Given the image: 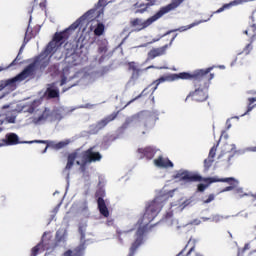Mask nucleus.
<instances>
[{"mask_svg": "<svg viewBox=\"0 0 256 256\" xmlns=\"http://www.w3.org/2000/svg\"><path fill=\"white\" fill-rule=\"evenodd\" d=\"M148 69H155V66H149L146 68V71H148Z\"/></svg>", "mask_w": 256, "mask_h": 256, "instance_id": "obj_43", "label": "nucleus"}, {"mask_svg": "<svg viewBox=\"0 0 256 256\" xmlns=\"http://www.w3.org/2000/svg\"><path fill=\"white\" fill-rule=\"evenodd\" d=\"M41 105V100L35 101H26L20 102L15 106V104H11V106H4L3 109H9L11 107L13 113H30L32 115L30 117L31 123L34 125H41L45 123V121H55L57 116L55 113H49V110H43L39 106Z\"/></svg>", "mask_w": 256, "mask_h": 256, "instance_id": "obj_2", "label": "nucleus"}, {"mask_svg": "<svg viewBox=\"0 0 256 256\" xmlns=\"http://www.w3.org/2000/svg\"><path fill=\"white\" fill-rule=\"evenodd\" d=\"M236 195H238V197H253V199H256V194H247L243 192V188H237L236 189Z\"/></svg>", "mask_w": 256, "mask_h": 256, "instance_id": "obj_23", "label": "nucleus"}, {"mask_svg": "<svg viewBox=\"0 0 256 256\" xmlns=\"http://www.w3.org/2000/svg\"><path fill=\"white\" fill-rule=\"evenodd\" d=\"M0 71H5V68L3 66H0Z\"/></svg>", "mask_w": 256, "mask_h": 256, "instance_id": "obj_46", "label": "nucleus"}, {"mask_svg": "<svg viewBox=\"0 0 256 256\" xmlns=\"http://www.w3.org/2000/svg\"><path fill=\"white\" fill-rule=\"evenodd\" d=\"M102 45L99 47V51L100 53H105L107 51V40H103Z\"/></svg>", "mask_w": 256, "mask_h": 256, "instance_id": "obj_28", "label": "nucleus"}, {"mask_svg": "<svg viewBox=\"0 0 256 256\" xmlns=\"http://www.w3.org/2000/svg\"><path fill=\"white\" fill-rule=\"evenodd\" d=\"M57 237H59V232H57Z\"/></svg>", "mask_w": 256, "mask_h": 256, "instance_id": "obj_58", "label": "nucleus"}, {"mask_svg": "<svg viewBox=\"0 0 256 256\" xmlns=\"http://www.w3.org/2000/svg\"><path fill=\"white\" fill-rule=\"evenodd\" d=\"M192 97L193 101H207V89H196L194 92H191L186 99Z\"/></svg>", "mask_w": 256, "mask_h": 256, "instance_id": "obj_9", "label": "nucleus"}, {"mask_svg": "<svg viewBox=\"0 0 256 256\" xmlns=\"http://www.w3.org/2000/svg\"><path fill=\"white\" fill-rule=\"evenodd\" d=\"M155 167H160L162 169H167L168 167H173V162L168 158L163 156H159L158 158L154 159Z\"/></svg>", "mask_w": 256, "mask_h": 256, "instance_id": "obj_10", "label": "nucleus"}, {"mask_svg": "<svg viewBox=\"0 0 256 256\" xmlns=\"http://www.w3.org/2000/svg\"><path fill=\"white\" fill-rule=\"evenodd\" d=\"M158 85H159V80L156 81V86H158ZM156 89H157V87H155L153 91H155Z\"/></svg>", "mask_w": 256, "mask_h": 256, "instance_id": "obj_44", "label": "nucleus"}, {"mask_svg": "<svg viewBox=\"0 0 256 256\" xmlns=\"http://www.w3.org/2000/svg\"><path fill=\"white\" fill-rule=\"evenodd\" d=\"M250 111H253V106H251V104L248 106L247 112L244 113V114L242 115V117H245V115H247V113H250Z\"/></svg>", "mask_w": 256, "mask_h": 256, "instance_id": "obj_37", "label": "nucleus"}, {"mask_svg": "<svg viewBox=\"0 0 256 256\" xmlns=\"http://www.w3.org/2000/svg\"><path fill=\"white\" fill-rule=\"evenodd\" d=\"M205 22H207V20L196 21L187 26H182L176 30L169 31L168 33H166V35H169V33H173L175 31H179L180 33H183L184 31H189V29H193V27H197V25H201V23H205Z\"/></svg>", "mask_w": 256, "mask_h": 256, "instance_id": "obj_16", "label": "nucleus"}, {"mask_svg": "<svg viewBox=\"0 0 256 256\" xmlns=\"http://www.w3.org/2000/svg\"><path fill=\"white\" fill-rule=\"evenodd\" d=\"M207 187H209V185L199 184L198 185V191L203 192V191L206 190Z\"/></svg>", "mask_w": 256, "mask_h": 256, "instance_id": "obj_31", "label": "nucleus"}, {"mask_svg": "<svg viewBox=\"0 0 256 256\" xmlns=\"http://www.w3.org/2000/svg\"><path fill=\"white\" fill-rule=\"evenodd\" d=\"M189 203H190V201L186 200L182 203L172 205V207H176V211H183V209H185L187 207V205H189Z\"/></svg>", "mask_w": 256, "mask_h": 256, "instance_id": "obj_24", "label": "nucleus"}, {"mask_svg": "<svg viewBox=\"0 0 256 256\" xmlns=\"http://www.w3.org/2000/svg\"><path fill=\"white\" fill-rule=\"evenodd\" d=\"M80 233H81L82 239H83L84 235H83V231L81 229H80Z\"/></svg>", "mask_w": 256, "mask_h": 256, "instance_id": "obj_48", "label": "nucleus"}, {"mask_svg": "<svg viewBox=\"0 0 256 256\" xmlns=\"http://www.w3.org/2000/svg\"><path fill=\"white\" fill-rule=\"evenodd\" d=\"M174 179H177L178 181H185L186 183H191V181H204V183H208L211 185V183H228L230 186L224 188L220 191V193H226L227 191H233L235 187L239 185V180L229 177V178H223L219 179L217 177H209V178H201L199 174L189 172L187 170H180L176 172L174 175Z\"/></svg>", "mask_w": 256, "mask_h": 256, "instance_id": "obj_3", "label": "nucleus"}, {"mask_svg": "<svg viewBox=\"0 0 256 256\" xmlns=\"http://www.w3.org/2000/svg\"><path fill=\"white\" fill-rule=\"evenodd\" d=\"M138 153L140 154V157H146V159H153L155 157V153H157V150L153 147H145L139 148Z\"/></svg>", "mask_w": 256, "mask_h": 256, "instance_id": "obj_12", "label": "nucleus"}, {"mask_svg": "<svg viewBox=\"0 0 256 256\" xmlns=\"http://www.w3.org/2000/svg\"><path fill=\"white\" fill-rule=\"evenodd\" d=\"M157 0H150L148 3H136L134 5L135 13H145L149 7L153 6L154 3H156Z\"/></svg>", "mask_w": 256, "mask_h": 256, "instance_id": "obj_14", "label": "nucleus"}, {"mask_svg": "<svg viewBox=\"0 0 256 256\" xmlns=\"http://www.w3.org/2000/svg\"><path fill=\"white\" fill-rule=\"evenodd\" d=\"M29 39H31V34H29V28H28L25 35V41H29Z\"/></svg>", "mask_w": 256, "mask_h": 256, "instance_id": "obj_36", "label": "nucleus"}, {"mask_svg": "<svg viewBox=\"0 0 256 256\" xmlns=\"http://www.w3.org/2000/svg\"><path fill=\"white\" fill-rule=\"evenodd\" d=\"M249 0H234L228 4H224L223 7L218 9L215 13H223L226 9H231V7H235L237 5H242V3H248Z\"/></svg>", "mask_w": 256, "mask_h": 256, "instance_id": "obj_15", "label": "nucleus"}, {"mask_svg": "<svg viewBox=\"0 0 256 256\" xmlns=\"http://www.w3.org/2000/svg\"><path fill=\"white\" fill-rule=\"evenodd\" d=\"M61 82L60 85H67L71 79H75V73H73V68H64L60 74Z\"/></svg>", "mask_w": 256, "mask_h": 256, "instance_id": "obj_8", "label": "nucleus"}, {"mask_svg": "<svg viewBox=\"0 0 256 256\" xmlns=\"http://www.w3.org/2000/svg\"><path fill=\"white\" fill-rule=\"evenodd\" d=\"M45 3H46L45 0H40V2H39L40 9H45Z\"/></svg>", "mask_w": 256, "mask_h": 256, "instance_id": "obj_34", "label": "nucleus"}, {"mask_svg": "<svg viewBox=\"0 0 256 256\" xmlns=\"http://www.w3.org/2000/svg\"><path fill=\"white\" fill-rule=\"evenodd\" d=\"M247 151H252L253 153H256V146H254V147H247L244 150L238 151V153L241 155L243 153H247Z\"/></svg>", "mask_w": 256, "mask_h": 256, "instance_id": "obj_27", "label": "nucleus"}, {"mask_svg": "<svg viewBox=\"0 0 256 256\" xmlns=\"http://www.w3.org/2000/svg\"><path fill=\"white\" fill-rule=\"evenodd\" d=\"M245 249H249V244H247V245L245 246Z\"/></svg>", "mask_w": 256, "mask_h": 256, "instance_id": "obj_52", "label": "nucleus"}, {"mask_svg": "<svg viewBox=\"0 0 256 256\" xmlns=\"http://www.w3.org/2000/svg\"><path fill=\"white\" fill-rule=\"evenodd\" d=\"M226 125H227V129H231V120L230 119H228L226 121Z\"/></svg>", "mask_w": 256, "mask_h": 256, "instance_id": "obj_38", "label": "nucleus"}, {"mask_svg": "<svg viewBox=\"0 0 256 256\" xmlns=\"http://www.w3.org/2000/svg\"><path fill=\"white\" fill-rule=\"evenodd\" d=\"M246 35H250L251 37H255L256 35V25H252L248 30H245Z\"/></svg>", "mask_w": 256, "mask_h": 256, "instance_id": "obj_25", "label": "nucleus"}, {"mask_svg": "<svg viewBox=\"0 0 256 256\" xmlns=\"http://www.w3.org/2000/svg\"><path fill=\"white\" fill-rule=\"evenodd\" d=\"M219 146V144H217L216 146H213L209 152V156L208 159H206L204 161V165L206 167V169H209L211 167V163H213V158L215 157V154L217 153V147Z\"/></svg>", "mask_w": 256, "mask_h": 256, "instance_id": "obj_17", "label": "nucleus"}, {"mask_svg": "<svg viewBox=\"0 0 256 256\" xmlns=\"http://www.w3.org/2000/svg\"><path fill=\"white\" fill-rule=\"evenodd\" d=\"M1 123H5V121H3L2 119H0Z\"/></svg>", "mask_w": 256, "mask_h": 256, "instance_id": "obj_55", "label": "nucleus"}, {"mask_svg": "<svg viewBox=\"0 0 256 256\" xmlns=\"http://www.w3.org/2000/svg\"><path fill=\"white\" fill-rule=\"evenodd\" d=\"M184 0H173L172 3L167 6L162 7L156 14L149 17L146 20L135 18L131 20L130 25L134 29V31H143V29H147V27H151L153 23L159 21L163 15H167L169 11H173V9H177L179 5L182 4Z\"/></svg>", "mask_w": 256, "mask_h": 256, "instance_id": "obj_4", "label": "nucleus"}, {"mask_svg": "<svg viewBox=\"0 0 256 256\" xmlns=\"http://www.w3.org/2000/svg\"><path fill=\"white\" fill-rule=\"evenodd\" d=\"M248 101L250 102V105H251V104L255 103L256 98H249V100H248Z\"/></svg>", "mask_w": 256, "mask_h": 256, "instance_id": "obj_40", "label": "nucleus"}, {"mask_svg": "<svg viewBox=\"0 0 256 256\" xmlns=\"http://www.w3.org/2000/svg\"><path fill=\"white\" fill-rule=\"evenodd\" d=\"M231 147H232V148H231L232 151H233L234 149H236L235 144H232Z\"/></svg>", "mask_w": 256, "mask_h": 256, "instance_id": "obj_45", "label": "nucleus"}, {"mask_svg": "<svg viewBox=\"0 0 256 256\" xmlns=\"http://www.w3.org/2000/svg\"><path fill=\"white\" fill-rule=\"evenodd\" d=\"M71 87H73V84H69V89H71Z\"/></svg>", "mask_w": 256, "mask_h": 256, "instance_id": "obj_54", "label": "nucleus"}, {"mask_svg": "<svg viewBox=\"0 0 256 256\" xmlns=\"http://www.w3.org/2000/svg\"><path fill=\"white\" fill-rule=\"evenodd\" d=\"M129 69L131 70V71H136V75L135 74H133L132 75V78L133 79H137V77H139V70H138V66H137V64L135 63V62H130L129 64Z\"/></svg>", "mask_w": 256, "mask_h": 256, "instance_id": "obj_21", "label": "nucleus"}, {"mask_svg": "<svg viewBox=\"0 0 256 256\" xmlns=\"http://www.w3.org/2000/svg\"><path fill=\"white\" fill-rule=\"evenodd\" d=\"M43 251H45V245H43V243H40L32 249V255L37 256V253H41Z\"/></svg>", "mask_w": 256, "mask_h": 256, "instance_id": "obj_22", "label": "nucleus"}, {"mask_svg": "<svg viewBox=\"0 0 256 256\" xmlns=\"http://www.w3.org/2000/svg\"><path fill=\"white\" fill-rule=\"evenodd\" d=\"M19 59V56L16 57V59L9 65V67H12V65H15V63H17V60Z\"/></svg>", "mask_w": 256, "mask_h": 256, "instance_id": "obj_39", "label": "nucleus"}, {"mask_svg": "<svg viewBox=\"0 0 256 256\" xmlns=\"http://www.w3.org/2000/svg\"><path fill=\"white\" fill-rule=\"evenodd\" d=\"M211 201H215V195L210 194L208 199L204 200V203H211Z\"/></svg>", "mask_w": 256, "mask_h": 256, "instance_id": "obj_30", "label": "nucleus"}, {"mask_svg": "<svg viewBox=\"0 0 256 256\" xmlns=\"http://www.w3.org/2000/svg\"><path fill=\"white\" fill-rule=\"evenodd\" d=\"M213 70L212 67L207 68L206 70L200 69L194 71L192 74L189 72H182L179 74H171L168 76H162L158 79V85L160 83H165V81H177V79H199L200 77H203V75H207V73L211 72Z\"/></svg>", "mask_w": 256, "mask_h": 256, "instance_id": "obj_6", "label": "nucleus"}, {"mask_svg": "<svg viewBox=\"0 0 256 256\" xmlns=\"http://www.w3.org/2000/svg\"><path fill=\"white\" fill-rule=\"evenodd\" d=\"M211 79H213V74H211Z\"/></svg>", "mask_w": 256, "mask_h": 256, "instance_id": "obj_57", "label": "nucleus"}, {"mask_svg": "<svg viewBox=\"0 0 256 256\" xmlns=\"http://www.w3.org/2000/svg\"><path fill=\"white\" fill-rule=\"evenodd\" d=\"M193 251H195V247H192V248L189 250L188 255H189L190 253H193Z\"/></svg>", "mask_w": 256, "mask_h": 256, "instance_id": "obj_41", "label": "nucleus"}, {"mask_svg": "<svg viewBox=\"0 0 256 256\" xmlns=\"http://www.w3.org/2000/svg\"><path fill=\"white\" fill-rule=\"evenodd\" d=\"M158 69H167V67H159Z\"/></svg>", "mask_w": 256, "mask_h": 256, "instance_id": "obj_51", "label": "nucleus"}, {"mask_svg": "<svg viewBox=\"0 0 256 256\" xmlns=\"http://www.w3.org/2000/svg\"><path fill=\"white\" fill-rule=\"evenodd\" d=\"M101 154L95 151V148H90L83 154L76 152L74 154H70L68 156V163L66 165V169H70L73 167V162L76 161L77 165L83 167L87 165V163H93L95 161H101Z\"/></svg>", "mask_w": 256, "mask_h": 256, "instance_id": "obj_5", "label": "nucleus"}, {"mask_svg": "<svg viewBox=\"0 0 256 256\" xmlns=\"http://www.w3.org/2000/svg\"><path fill=\"white\" fill-rule=\"evenodd\" d=\"M37 1H39V0H35L36 3H37Z\"/></svg>", "mask_w": 256, "mask_h": 256, "instance_id": "obj_59", "label": "nucleus"}, {"mask_svg": "<svg viewBox=\"0 0 256 256\" xmlns=\"http://www.w3.org/2000/svg\"><path fill=\"white\" fill-rule=\"evenodd\" d=\"M107 3H111V0H99L100 7H105Z\"/></svg>", "mask_w": 256, "mask_h": 256, "instance_id": "obj_32", "label": "nucleus"}, {"mask_svg": "<svg viewBox=\"0 0 256 256\" xmlns=\"http://www.w3.org/2000/svg\"><path fill=\"white\" fill-rule=\"evenodd\" d=\"M168 48H169V45H165L160 48H153L148 53V58L155 59V57H161V55H165V53H167Z\"/></svg>", "mask_w": 256, "mask_h": 256, "instance_id": "obj_13", "label": "nucleus"}, {"mask_svg": "<svg viewBox=\"0 0 256 256\" xmlns=\"http://www.w3.org/2000/svg\"><path fill=\"white\" fill-rule=\"evenodd\" d=\"M253 47H251V44H249L248 46H246V48L244 49V52L246 53V55H248L249 51L252 50Z\"/></svg>", "mask_w": 256, "mask_h": 256, "instance_id": "obj_35", "label": "nucleus"}, {"mask_svg": "<svg viewBox=\"0 0 256 256\" xmlns=\"http://www.w3.org/2000/svg\"><path fill=\"white\" fill-rule=\"evenodd\" d=\"M172 216H173L172 213H168V214H167V219H171Z\"/></svg>", "mask_w": 256, "mask_h": 256, "instance_id": "obj_42", "label": "nucleus"}, {"mask_svg": "<svg viewBox=\"0 0 256 256\" xmlns=\"http://www.w3.org/2000/svg\"><path fill=\"white\" fill-rule=\"evenodd\" d=\"M173 41H175V37H174V38H172V40H171V42H170V45H171V43H173Z\"/></svg>", "mask_w": 256, "mask_h": 256, "instance_id": "obj_49", "label": "nucleus"}, {"mask_svg": "<svg viewBox=\"0 0 256 256\" xmlns=\"http://www.w3.org/2000/svg\"><path fill=\"white\" fill-rule=\"evenodd\" d=\"M98 208L104 217H109V209H107V205H105V200L103 198H98Z\"/></svg>", "mask_w": 256, "mask_h": 256, "instance_id": "obj_18", "label": "nucleus"}, {"mask_svg": "<svg viewBox=\"0 0 256 256\" xmlns=\"http://www.w3.org/2000/svg\"><path fill=\"white\" fill-rule=\"evenodd\" d=\"M221 219H223V217L219 216V215H215L213 217V221H215V223H219V221H221Z\"/></svg>", "mask_w": 256, "mask_h": 256, "instance_id": "obj_33", "label": "nucleus"}, {"mask_svg": "<svg viewBox=\"0 0 256 256\" xmlns=\"http://www.w3.org/2000/svg\"><path fill=\"white\" fill-rule=\"evenodd\" d=\"M45 235H47V233H45V234L43 235V239H45Z\"/></svg>", "mask_w": 256, "mask_h": 256, "instance_id": "obj_56", "label": "nucleus"}, {"mask_svg": "<svg viewBox=\"0 0 256 256\" xmlns=\"http://www.w3.org/2000/svg\"><path fill=\"white\" fill-rule=\"evenodd\" d=\"M46 94L50 98L59 97V89L57 88V86H55V84H51L48 86Z\"/></svg>", "mask_w": 256, "mask_h": 256, "instance_id": "obj_19", "label": "nucleus"}, {"mask_svg": "<svg viewBox=\"0 0 256 256\" xmlns=\"http://www.w3.org/2000/svg\"><path fill=\"white\" fill-rule=\"evenodd\" d=\"M19 136L15 133H9L6 138L3 139V143H0V147H5V145H18Z\"/></svg>", "mask_w": 256, "mask_h": 256, "instance_id": "obj_11", "label": "nucleus"}, {"mask_svg": "<svg viewBox=\"0 0 256 256\" xmlns=\"http://www.w3.org/2000/svg\"><path fill=\"white\" fill-rule=\"evenodd\" d=\"M25 143H46L47 146L44 149L43 153H47V149H49V147L51 149H63V147H67V145H69L70 141L69 140H64V141H60V142L30 141V142H25Z\"/></svg>", "mask_w": 256, "mask_h": 256, "instance_id": "obj_7", "label": "nucleus"}, {"mask_svg": "<svg viewBox=\"0 0 256 256\" xmlns=\"http://www.w3.org/2000/svg\"><path fill=\"white\" fill-rule=\"evenodd\" d=\"M139 47H147V44H142Z\"/></svg>", "mask_w": 256, "mask_h": 256, "instance_id": "obj_47", "label": "nucleus"}, {"mask_svg": "<svg viewBox=\"0 0 256 256\" xmlns=\"http://www.w3.org/2000/svg\"><path fill=\"white\" fill-rule=\"evenodd\" d=\"M95 28H94V34L98 37L103 35L105 33V25L101 22L94 21Z\"/></svg>", "mask_w": 256, "mask_h": 256, "instance_id": "obj_20", "label": "nucleus"}, {"mask_svg": "<svg viewBox=\"0 0 256 256\" xmlns=\"http://www.w3.org/2000/svg\"><path fill=\"white\" fill-rule=\"evenodd\" d=\"M75 57H76V55H75V54H73V55H72V59H75Z\"/></svg>", "mask_w": 256, "mask_h": 256, "instance_id": "obj_53", "label": "nucleus"}, {"mask_svg": "<svg viewBox=\"0 0 256 256\" xmlns=\"http://www.w3.org/2000/svg\"><path fill=\"white\" fill-rule=\"evenodd\" d=\"M15 115H12V116H6V119H5V122L6 123H15Z\"/></svg>", "mask_w": 256, "mask_h": 256, "instance_id": "obj_29", "label": "nucleus"}, {"mask_svg": "<svg viewBox=\"0 0 256 256\" xmlns=\"http://www.w3.org/2000/svg\"><path fill=\"white\" fill-rule=\"evenodd\" d=\"M220 69H225V66H219Z\"/></svg>", "mask_w": 256, "mask_h": 256, "instance_id": "obj_50", "label": "nucleus"}, {"mask_svg": "<svg viewBox=\"0 0 256 256\" xmlns=\"http://www.w3.org/2000/svg\"><path fill=\"white\" fill-rule=\"evenodd\" d=\"M93 13L95 10H90L86 12L82 17L76 20L69 28L64 30L63 32L56 33L53 40L47 45L45 51L40 54V56L34 61L33 64H30L26 69L23 70L16 77L7 80L5 85L0 86V99L5 97V93H11V91H15L17 86L21 84V82L25 81L27 77H31L33 75V71H35V67H47L49 65V61H51V57L55 55V53L61 52V46L69 39V36L75 29L79 28L83 21H91L93 19Z\"/></svg>", "mask_w": 256, "mask_h": 256, "instance_id": "obj_1", "label": "nucleus"}, {"mask_svg": "<svg viewBox=\"0 0 256 256\" xmlns=\"http://www.w3.org/2000/svg\"><path fill=\"white\" fill-rule=\"evenodd\" d=\"M114 118H106L102 121H100L98 124H97V128L98 129H103V127H105V125H107V123H109V121H113Z\"/></svg>", "mask_w": 256, "mask_h": 256, "instance_id": "obj_26", "label": "nucleus"}]
</instances>
